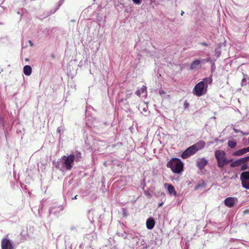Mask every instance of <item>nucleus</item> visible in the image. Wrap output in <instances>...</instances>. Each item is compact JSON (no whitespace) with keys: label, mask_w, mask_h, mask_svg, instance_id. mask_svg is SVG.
Here are the masks:
<instances>
[{"label":"nucleus","mask_w":249,"mask_h":249,"mask_svg":"<svg viewBox=\"0 0 249 249\" xmlns=\"http://www.w3.org/2000/svg\"><path fill=\"white\" fill-rule=\"evenodd\" d=\"M243 213L244 214H247V213H249V210H248V209H246V210H245L244 211H243Z\"/></svg>","instance_id":"obj_26"},{"label":"nucleus","mask_w":249,"mask_h":249,"mask_svg":"<svg viewBox=\"0 0 249 249\" xmlns=\"http://www.w3.org/2000/svg\"><path fill=\"white\" fill-rule=\"evenodd\" d=\"M32 71V68L29 65H26L23 68V72L25 75L29 76L31 74Z\"/></svg>","instance_id":"obj_14"},{"label":"nucleus","mask_w":249,"mask_h":249,"mask_svg":"<svg viewBox=\"0 0 249 249\" xmlns=\"http://www.w3.org/2000/svg\"><path fill=\"white\" fill-rule=\"evenodd\" d=\"M243 165L241 167V170L244 171L248 168L247 162L242 163Z\"/></svg>","instance_id":"obj_21"},{"label":"nucleus","mask_w":249,"mask_h":249,"mask_svg":"<svg viewBox=\"0 0 249 249\" xmlns=\"http://www.w3.org/2000/svg\"><path fill=\"white\" fill-rule=\"evenodd\" d=\"M247 85V79L246 76L244 75V77L242 79L241 85V86H245Z\"/></svg>","instance_id":"obj_22"},{"label":"nucleus","mask_w":249,"mask_h":249,"mask_svg":"<svg viewBox=\"0 0 249 249\" xmlns=\"http://www.w3.org/2000/svg\"><path fill=\"white\" fill-rule=\"evenodd\" d=\"M202 61L199 59H196L194 60L190 65V69L191 70L196 69L197 67L200 65Z\"/></svg>","instance_id":"obj_12"},{"label":"nucleus","mask_w":249,"mask_h":249,"mask_svg":"<svg viewBox=\"0 0 249 249\" xmlns=\"http://www.w3.org/2000/svg\"><path fill=\"white\" fill-rule=\"evenodd\" d=\"M240 178L241 183L249 180V171L243 172L240 175Z\"/></svg>","instance_id":"obj_13"},{"label":"nucleus","mask_w":249,"mask_h":249,"mask_svg":"<svg viewBox=\"0 0 249 249\" xmlns=\"http://www.w3.org/2000/svg\"><path fill=\"white\" fill-rule=\"evenodd\" d=\"M167 191L170 195H173L175 196L177 195V192L175 189L171 184H168L167 187Z\"/></svg>","instance_id":"obj_15"},{"label":"nucleus","mask_w":249,"mask_h":249,"mask_svg":"<svg viewBox=\"0 0 249 249\" xmlns=\"http://www.w3.org/2000/svg\"><path fill=\"white\" fill-rule=\"evenodd\" d=\"M205 146V142L204 141H199L196 144L192 145L194 147L195 151L196 152L198 150L202 149Z\"/></svg>","instance_id":"obj_10"},{"label":"nucleus","mask_w":249,"mask_h":249,"mask_svg":"<svg viewBox=\"0 0 249 249\" xmlns=\"http://www.w3.org/2000/svg\"><path fill=\"white\" fill-rule=\"evenodd\" d=\"M134 3L136 4H139L141 0H132Z\"/></svg>","instance_id":"obj_25"},{"label":"nucleus","mask_w":249,"mask_h":249,"mask_svg":"<svg viewBox=\"0 0 249 249\" xmlns=\"http://www.w3.org/2000/svg\"><path fill=\"white\" fill-rule=\"evenodd\" d=\"M196 152L193 146H191L187 148L181 155V157L182 159H185L190 156L195 154Z\"/></svg>","instance_id":"obj_5"},{"label":"nucleus","mask_w":249,"mask_h":249,"mask_svg":"<svg viewBox=\"0 0 249 249\" xmlns=\"http://www.w3.org/2000/svg\"><path fill=\"white\" fill-rule=\"evenodd\" d=\"M168 168H170L174 173L179 174L183 170V164L179 159L177 158H172L166 164Z\"/></svg>","instance_id":"obj_2"},{"label":"nucleus","mask_w":249,"mask_h":249,"mask_svg":"<svg viewBox=\"0 0 249 249\" xmlns=\"http://www.w3.org/2000/svg\"><path fill=\"white\" fill-rule=\"evenodd\" d=\"M201 45H203V46H208L207 43L205 42H202L201 43Z\"/></svg>","instance_id":"obj_29"},{"label":"nucleus","mask_w":249,"mask_h":249,"mask_svg":"<svg viewBox=\"0 0 249 249\" xmlns=\"http://www.w3.org/2000/svg\"><path fill=\"white\" fill-rule=\"evenodd\" d=\"M146 227L149 230L153 229L155 225V221L154 218L150 217L148 218L146 220Z\"/></svg>","instance_id":"obj_11"},{"label":"nucleus","mask_w":249,"mask_h":249,"mask_svg":"<svg viewBox=\"0 0 249 249\" xmlns=\"http://www.w3.org/2000/svg\"><path fill=\"white\" fill-rule=\"evenodd\" d=\"M166 93L165 91H164V90H160L159 91V94L161 95H163V94H165Z\"/></svg>","instance_id":"obj_24"},{"label":"nucleus","mask_w":249,"mask_h":249,"mask_svg":"<svg viewBox=\"0 0 249 249\" xmlns=\"http://www.w3.org/2000/svg\"><path fill=\"white\" fill-rule=\"evenodd\" d=\"M77 195H76L75 196H74V197L72 198V199H76L77 198Z\"/></svg>","instance_id":"obj_31"},{"label":"nucleus","mask_w":249,"mask_h":249,"mask_svg":"<svg viewBox=\"0 0 249 249\" xmlns=\"http://www.w3.org/2000/svg\"><path fill=\"white\" fill-rule=\"evenodd\" d=\"M237 201L236 198L235 197H227L225 199V205L231 208L234 206L235 202Z\"/></svg>","instance_id":"obj_8"},{"label":"nucleus","mask_w":249,"mask_h":249,"mask_svg":"<svg viewBox=\"0 0 249 249\" xmlns=\"http://www.w3.org/2000/svg\"><path fill=\"white\" fill-rule=\"evenodd\" d=\"M184 107L185 108H187L189 107V103L187 101H185L184 103Z\"/></svg>","instance_id":"obj_23"},{"label":"nucleus","mask_w":249,"mask_h":249,"mask_svg":"<svg viewBox=\"0 0 249 249\" xmlns=\"http://www.w3.org/2000/svg\"><path fill=\"white\" fill-rule=\"evenodd\" d=\"M29 42H30V44H31V45L33 46V44H32V42L31 41H30Z\"/></svg>","instance_id":"obj_34"},{"label":"nucleus","mask_w":249,"mask_h":249,"mask_svg":"<svg viewBox=\"0 0 249 249\" xmlns=\"http://www.w3.org/2000/svg\"><path fill=\"white\" fill-rule=\"evenodd\" d=\"M245 153H246L245 152V150L244 148L234 152L232 154V155L234 156H241L243 155Z\"/></svg>","instance_id":"obj_16"},{"label":"nucleus","mask_w":249,"mask_h":249,"mask_svg":"<svg viewBox=\"0 0 249 249\" xmlns=\"http://www.w3.org/2000/svg\"><path fill=\"white\" fill-rule=\"evenodd\" d=\"M74 156L76 161H78L81 158V153L80 152H77Z\"/></svg>","instance_id":"obj_20"},{"label":"nucleus","mask_w":249,"mask_h":249,"mask_svg":"<svg viewBox=\"0 0 249 249\" xmlns=\"http://www.w3.org/2000/svg\"><path fill=\"white\" fill-rule=\"evenodd\" d=\"M201 186H201L200 184H197V185L196 186V187H195V189H196H196H197L199 187H201Z\"/></svg>","instance_id":"obj_28"},{"label":"nucleus","mask_w":249,"mask_h":249,"mask_svg":"<svg viewBox=\"0 0 249 249\" xmlns=\"http://www.w3.org/2000/svg\"><path fill=\"white\" fill-rule=\"evenodd\" d=\"M249 161V156L245 157L244 158H242L239 159H238L232 162H231L230 164V166L231 167H235L238 166L242 164V163L248 162Z\"/></svg>","instance_id":"obj_6"},{"label":"nucleus","mask_w":249,"mask_h":249,"mask_svg":"<svg viewBox=\"0 0 249 249\" xmlns=\"http://www.w3.org/2000/svg\"><path fill=\"white\" fill-rule=\"evenodd\" d=\"M2 249H14L10 240L7 238H4L1 241Z\"/></svg>","instance_id":"obj_7"},{"label":"nucleus","mask_w":249,"mask_h":249,"mask_svg":"<svg viewBox=\"0 0 249 249\" xmlns=\"http://www.w3.org/2000/svg\"><path fill=\"white\" fill-rule=\"evenodd\" d=\"M228 145L231 148H234L237 145V142L234 141H229L228 142Z\"/></svg>","instance_id":"obj_18"},{"label":"nucleus","mask_w":249,"mask_h":249,"mask_svg":"<svg viewBox=\"0 0 249 249\" xmlns=\"http://www.w3.org/2000/svg\"><path fill=\"white\" fill-rule=\"evenodd\" d=\"M51 56H52V58H54V57H55V55H54V54H52Z\"/></svg>","instance_id":"obj_32"},{"label":"nucleus","mask_w":249,"mask_h":249,"mask_svg":"<svg viewBox=\"0 0 249 249\" xmlns=\"http://www.w3.org/2000/svg\"><path fill=\"white\" fill-rule=\"evenodd\" d=\"M184 12H183V11H181V16H183V14H184Z\"/></svg>","instance_id":"obj_33"},{"label":"nucleus","mask_w":249,"mask_h":249,"mask_svg":"<svg viewBox=\"0 0 249 249\" xmlns=\"http://www.w3.org/2000/svg\"><path fill=\"white\" fill-rule=\"evenodd\" d=\"M214 155L217 162V166L220 168H223L231 160H228L226 159L225 152L221 150H216Z\"/></svg>","instance_id":"obj_3"},{"label":"nucleus","mask_w":249,"mask_h":249,"mask_svg":"<svg viewBox=\"0 0 249 249\" xmlns=\"http://www.w3.org/2000/svg\"><path fill=\"white\" fill-rule=\"evenodd\" d=\"M241 184L243 188L249 190V180H247V181L242 182Z\"/></svg>","instance_id":"obj_19"},{"label":"nucleus","mask_w":249,"mask_h":249,"mask_svg":"<svg viewBox=\"0 0 249 249\" xmlns=\"http://www.w3.org/2000/svg\"><path fill=\"white\" fill-rule=\"evenodd\" d=\"M146 91V87L145 86H143L140 89L138 90L136 93L139 97L141 95V94L144 92Z\"/></svg>","instance_id":"obj_17"},{"label":"nucleus","mask_w":249,"mask_h":249,"mask_svg":"<svg viewBox=\"0 0 249 249\" xmlns=\"http://www.w3.org/2000/svg\"><path fill=\"white\" fill-rule=\"evenodd\" d=\"M61 159L62 166L67 171L71 170L75 160L74 155L71 154L68 156H63Z\"/></svg>","instance_id":"obj_4"},{"label":"nucleus","mask_w":249,"mask_h":249,"mask_svg":"<svg viewBox=\"0 0 249 249\" xmlns=\"http://www.w3.org/2000/svg\"><path fill=\"white\" fill-rule=\"evenodd\" d=\"M213 81L212 76H210L209 77H206L198 82L195 86L193 89V93L194 95L200 97L202 95L205 94L207 90L208 84H211Z\"/></svg>","instance_id":"obj_1"},{"label":"nucleus","mask_w":249,"mask_h":249,"mask_svg":"<svg viewBox=\"0 0 249 249\" xmlns=\"http://www.w3.org/2000/svg\"><path fill=\"white\" fill-rule=\"evenodd\" d=\"M163 204V202H161L159 204V207H161L162 206V205Z\"/></svg>","instance_id":"obj_30"},{"label":"nucleus","mask_w":249,"mask_h":249,"mask_svg":"<svg viewBox=\"0 0 249 249\" xmlns=\"http://www.w3.org/2000/svg\"><path fill=\"white\" fill-rule=\"evenodd\" d=\"M208 161L205 158L199 159L196 162V166L198 169L201 170L207 164Z\"/></svg>","instance_id":"obj_9"},{"label":"nucleus","mask_w":249,"mask_h":249,"mask_svg":"<svg viewBox=\"0 0 249 249\" xmlns=\"http://www.w3.org/2000/svg\"><path fill=\"white\" fill-rule=\"evenodd\" d=\"M244 149L245 150V152L246 153H247V152H249V147L244 148Z\"/></svg>","instance_id":"obj_27"}]
</instances>
